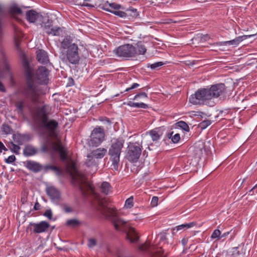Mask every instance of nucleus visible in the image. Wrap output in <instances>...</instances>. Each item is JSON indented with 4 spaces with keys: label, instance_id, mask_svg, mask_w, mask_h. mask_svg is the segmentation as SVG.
<instances>
[{
    "label": "nucleus",
    "instance_id": "f257e3e1",
    "mask_svg": "<svg viewBox=\"0 0 257 257\" xmlns=\"http://www.w3.org/2000/svg\"><path fill=\"white\" fill-rule=\"evenodd\" d=\"M36 119L40 122L41 126L48 132L47 137L41 146V151L44 153H59L60 159L65 161L67 158V153L65 146L60 141L53 142L51 138L57 136V130L58 127V122L54 119H49L45 107L42 106L37 109L35 115Z\"/></svg>",
    "mask_w": 257,
    "mask_h": 257
},
{
    "label": "nucleus",
    "instance_id": "f03ea898",
    "mask_svg": "<svg viewBox=\"0 0 257 257\" xmlns=\"http://www.w3.org/2000/svg\"><path fill=\"white\" fill-rule=\"evenodd\" d=\"M102 207L101 212L104 215L107 216V217L112 222L115 230L126 233V238L130 242L133 243L137 242L139 237L135 229L129 226L126 222L119 217L115 209L108 208L106 206L102 201L100 202Z\"/></svg>",
    "mask_w": 257,
    "mask_h": 257
},
{
    "label": "nucleus",
    "instance_id": "7ed1b4c3",
    "mask_svg": "<svg viewBox=\"0 0 257 257\" xmlns=\"http://www.w3.org/2000/svg\"><path fill=\"white\" fill-rule=\"evenodd\" d=\"M226 92L225 86L223 83L211 85L210 87L198 89L189 97V102L194 105L206 104L208 100L217 98Z\"/></svg>",
    "mask_w": 257,
    "mask_h": 257
},
{
    "label": "nucleus",
    "instance_id": "20e7f679",
    "mask_svg": "<svg viewBox=\"0 0 257 257\" xmlns=\"http://www.w3.org/2000/svg\"><path fill=\"white\" fill-rule=\"evenodd\" d=\"M70 36L65 37L60 43V51L61 60L73 65L79 63L80 49L77 44L73 42Z\"/></svg>",
    "mask_w": 257,
    "mask_h": 257
},
{
    "label": "nucleus",
    "instance_id": "39448f33",
    "mask_svg": "<svg viewBox=\"0 0 257 257\" xmlns=\"http://www.w3.org/2000/svg\"><path fill=\"white\" fill-rule=\"evenodd\" d=\"M67 170L71 177L72 184L79 188L84 196L93 192L92 187L87 180L85 175L77 169L74 163H72L71 166L68 167Z\"/></svg>",
    "mask_w": 257,
    "mask_h": 257
},
{
    "label": "nucleus",
    "instance_id": "423d86ee",
    "mask_svg": "<svg viewBox=\"0 0 257 257\" xmlns=\"http://www.w3.org/2000/svg\"><path fill=\"white\" fill-rule=\"evenodd\" d=\"M23 65L28 80L27 87L25 90V95L27 98H30L33 102H37L38 101L39 94L36 87L31 81L33 75V70L28 61L26 59L23 60Z\"/></svg>",
    "mask_w": 257,
    "mask_h": 257
},
{
    "label": "nucleus",
    "instance_id": "0eeeda50",
    "mask_svg": "<svg viewBox=\"0 0 257 257\" xmlns=\"http://www.w3.org/2000/svg\"><path fill=\"white\" fill-rule=\"evenodd\" d=\"M124 140L122 139H113L108 150V154L112 163L113 169L117 171L120 162V156L123 147Z\"/></svg>",
    "mask_w": 257,
    "mask_h": 257
},
{
    "label": "nucleus",
    "instance_id": "6e6552de",
    "mask_svg": "<svg viewBox=\"0 0 257 257\" xmlns=\"http://www.w3.org/2000/svg\"><path fill=\"white\" fill-rule=\"evenodd\" d=\"M104 138L105 132L104 129L100 126H96L91 133L88 145L92 147H97L103 142Z\"/></svg>",
    "mask_w": 257,
    "mask_h": 257
},
{
    "label": "nucleus",
    "instance_id": "1a4fd4ad",
    "mask_svg": "<svg viewBox=\"0 0 257 257\" xmlns=\"http://www.w3.org/2000/svg\"><path fill=\"white\" fill-rule=\"evenodd\" d=\"M113 53L119 57L131 58L136 56V48L132 44L121 45L113 50Z\"/></svg>",
    "mask_w": 257,
    "mask_h": 257
},
{
    "label": "nucleus",
    "instance_id": "9d476101",
    "mask_svg": "<svg viewBox=\"0 0 257 257\" xmlns=\"http://www.w3.org/2000/svg\"><path fill=\"white\" fill-rule=\"evenodd\" d=\"M142 153V146L138 143H130L127 148L126 157L130 162H138Z\"/></svg>",
    "mask_w": 257,
    "mask_h": 257
},
{
    "label": "nucleus",
    "instance_id": "9b49d317",
    "mask_svg": "<svg viewBox=\"0 0 257 257\" xmlns=\"http://www.w3.org/2000/svg\"><path fill=\"white\" fill-rule=\"evenodd\" d=\"M36 75L40 84H47L48 83L49 71L46 67H39L36 71Z\"/></svg>",
    "mask_w": 257,
    "mask_h": 257
},
{
    "label": "nucleus",
    "instance_id": "f8f14e48",
    "mask_svg": "<svg viewBox=\"0 0 257 257\" xmlns=\"http://www.w3.org/2000/svg\"><path fill=\"white\" fill-rule=\"evenodd\" d=\"M30 225L33 227V232L40 233L45 232L49 227V224L43 221L39 223H30Z\"/></svg>",
    "mask_w": 257,
    "mask_h": 257
},
{
    "label": "nucleus",
    "instance_id": "ddd939ff",
    "mask_svg": "<svg viewBox=\"0 0 257 257\" xmlns=\"http://www.w3.org/2000/svg\"><path fill=\"white\" fill-rule=\"evenodd\" d=\"M139 249L141 251H147L152 257H155V255L161 256L162 255L163 250L161 248H159L155 253L152 250L151 245L147 243L139 246Z\"/></svg>",
    "mask_w": 257,
    "mask_h": 257
},
{
    "label": "nucleus",
    "instance_id": "4468645a",
    "mask_svg": "<svg viewBox=\"0 0 257 257\" xmlns=\"http://www.w3.org/2000/svg\"><path fill=\"white\" fill-rule=\"evenodd\" d=\"M46 191L48 196L53 201L57 200L60 198L59 190L53 186L47 187Z\"/></svg>",
    "mask_w": 257,
    "mask_h": 257
},
{
    "label": "nucleus",
    "instance_id": "2eb2a0df",
    "mask_svg": "<svg viewBox=\"0 0 257 257\" xmlns=\"http://www.w3.org/2000/svg\"><path fill=\"white\" fill-rule=\"evenodd\" d=\"M25 167L29 170L35 173L40 172L42 170V166L40 164L34 161L28 160L25 163Z\"/></svg>",
    "mask_w": 257,
    "mask_h": 257
},
{
    "label": "nucleus",
    "instance_id": "dca6fc26",
    "mask_svg": "<svg viewBox=\"0 0 257 257\" xmlns=\"http://www.w3.org/2000/svg\"><path fill=\"white\" fill-rule=\"evenodd\" d=\"M149 134L153 142L156 143L161 139L163 132L161 128L157 127L150 131Z\"/></svg>",
    "mask_w": 257,
    "mask_h": 257
},
{
    "label": "nucleus",
    "instance_id": "f3484780",
    "mask_svg": "<svg viewBox=\"0 0 257 257\" xmlns=\"http://www.w3.org/2000/svg\"><path fill=\"white\" fill-rule=\"evenodd\" d=\"M37 58L40 63L43 64H47L49 62L47 53L43 50H39L37 52Z\"/></svg>",
    "mask_w": 257,
    "mask_h": 257
},
{
    "label": "nucleus",
    "instance_id": "a211bd4d",
    "mask_svg": "<svg viewBox=\"0 0 257 257\" xmlns=\"http://www.w3.org/2000/svg\"><path fill=\"white\" fill-rule=\"evenodd\" d=\"M42 17L41 15L34 10H30L26 13L27 20L30 23H35Z\"/></svg>",
    "mask_w": 257,
    "mask_h": 257
},
{
    "label": "nucleus",
    "instance_id": "6ab92c4d",
    "mask_svg": "<svg viewBox=\"0 0 257 257\" xmlns=\"http://www.w3.org/2000/svg\"><path fill=\"white\" fill-rule=\"evenodd\" d=\"M107 152V149L104 148H99L92 151L90 153L95 159H100L105 156Z\"/></svg>",
    "mask_w": 257,
    "mask_h": 257
},
{
    "label": "nucleus",
    "instance_id": "aec40b11",
    "mask_svg": "<svg viewBox=\"0 0 257 257\" xmlns=\"http://www.w3.org/2000/svg\"><path fill=\"white\" fill-rule=\"evenodd\" d=\"M196 225V223L194 222L182 224L175 226L172 228V234H175L178 231L181 230H185L187 229L190 228Z\"/></svg>",
    "mask_w": 257,
    "mask_h": 257
},
{
    "label": "nucleus",
    "instance_id": "412c9836",
    "mask_svg": "<svg viewBox=\"0 0 257 257\" xmlns=\"http://www.w3.org/2000/svg\"><path fill=\"white\" fill-rule=\"evenodd\" d=\"M251 35H243L241 36L237 37L235 38L234 39L225 41L224 43L225 44H228L229 45H234L237 46L238 45L241 41H242L246 39L247 38L250 37Z\"/></svg>",
    "mask_w": 257,
    "mask_h": 257
},
{
    "label": "nucleus",
    "instance_id": "4be33fe9",
    "mask_svg": "<svg viewBox=\"0 0 257 257\" xmlns=\"http://www.w3.org/2000/svg\"><path fill=\"white\" fill-rule=\"evenodd\" d=\"M45 30L46 33L48 35H52L53 36H59L61 33V30L59 27L50 28L47 26L45 27Z\"/></svg>",
    "mask_w": 257,
    "mask_h": 257
},
{
    "label": "nucleus",
    "instance_id": "5701e85b",
    "mask_svg": "<svg viewBox=\"0 0 257 257\" xmlns=\"http://www.w3.org/2000/svg\"><path fill=\"white\" fill-rule=\"evenodd\" d=\"M135 47L136 48V55H144L147 51V49L142 41L138 42Z\"/></svg>",
    "mask_w": 257,
    "mask_h": 257
},
{
    "label": "nucleus",
    "instance_id": "b1692460",
    "mask_svg": "<svg viewBox=\"0 0 257 257\" xmlns=\"http://www.w3.org/2000/svg\"><path fill=\"white\" fill-rule=\"evenodd\" d=\"M23 152L25 156H31L37 153V150L31 145H27L25 146Z\"/></svg>",
    "mask_w": 257,
    "mask_h": 257
},
{
    "label": "nucleus",
    "instance_id": "393cba45",
    "mask_svg": "<svg viewBox=\"0 0 257 257\" xmlns=\"http://www.w3.org/2000/svg\"><path fill=\"white\" fill-rule=\"evenodd\" d=\"M25 101L24 99L17 100L15 102V105L17 108V111L19 114H23L24 108L25 107Z\"/></svg>",
    "mask_w": 257,
    "mask_h": 257
},
{
    "label": "nucleus",
    "instance_id": "a878e982",
    "mask_svg": "<svg viewBox=\"0 0 257 257\" xmlns=\"http://www.w3.org/2000/svg\"><path fill=\"white\" fill-rule=\"evenodd\" d=\"M106 7H107L106 6H104L102 7V9L104 11H106L109 12L111 13H112L120 18H125L127 16L126 13H125V12H124L123 11H119V10H116V11L110 10V9L107 8Z\"/></svg>",
    "mask_w": 257,
    "mask_h": 257
},
{
    "label": "nucleus",
    "instance_id": "bb28decb",
    "mask_svg": "<svg viewBox=\"0 0 257 257\" xmlns=\"http://www.w3.org/2000/svg\"><path fill=\"white\" fill-rule=\"evenodd\" d=\"M126 104L130 107L136 108H142L144 109H146L149 107L148 104L144 103L143 102H134L131 101H130L128 102H127Z\"/></svg>",
    "mask_w": 257,
    "mask_h": 257
},
{
    "label": "nucleus",
    "instance_id": "cd10ccee",
    "mask_svg": "<svg viewBox=\"0 0 257 257\" xmlns=\"http://www.w3.org/2000/svg\"><path fill=\"white\" fill-rule=\"evenodd\" d=\"M101 191L105 195H107L111 191V186L107 182H103L101 185Z\"/></svg>",
    "mask_w": 257,
    "mask_h": 257
},
{
    "label": "nucleus",
    "instance_id": "c85d7f7f",
    "mask_svg": "<svg viewBox=\"0 0 257 257\" xmlns=\"http://www.w3.org/2000/svg\"><path fill=\"white\" fill-rule=\"evenodd\" d=\"M81 224L80 221L76 218L68 219L66 222V225L71 227H76Z\"/></svg>",
    "mask_w": 257,
    "mask_h": 257
},
{
    "label": "nucleus",
    "instance_id": "c756f323",
    "mask_svg": "<svg viewBox=\"0 0 257 257\" xmlns=\"http://www.w3.org/2000/svg\"><path fill=\"white\" fill-rule=\"evenodd\" d=\"M94 159V157L93 156H92V155L90 153L87 155V159L85 161V165L88 167H91L95 166L96 163Z\"/></svg>",
    "mask_w": 257,
    "mask_h": 257
},
{
    "label": "nucleus",
    "instance_id": "7c9ffc66",
    "mask_svg": "<svg viewBox=\"0 0 257 257\" xmlns=\"http://www.w3.org/2000/svg\"><path fill=\"white\" fill-rule=\"evenodd\" d=\"M5 15V9L4 6L0 4V35L3 33L4 26V16Z\"/></svg>",
    "mask_w": 257,
    "mask_h": 257
},
{
    "label": "nucleus",
    "instance_id": "2f4dec72",
    "mask_svg": "<svg viewBox=\"0 0 257 257\" xmlns=\"http://www.w3.org/2000/svg\"><path fill=\"white\" fill-rule=\"evenodd\" d=\"M167 136L169 139H171L172 142L174 144L178 143L180 140V134L177 133L173 135V132L168 133Z\"/></svg>",
    "mask_w": 257,
    "mask_h": 257
},
{
    "label": "nucleus",
    "instance_id": "473e14b6",
    "mask_svg": "<svg viewBox=\"0 0 257 257\" xmlns=\"http://www.w3.org/2000/svg\"><path fill=\"white\" fill-rule=\"evenodd\" d=\"M1 130L2 132L6 135L11 134L13 132L12 127L7 123H4L2 125Z\"/></svg>",
    "mask_w": 257,
    "mask_h": 257
},
{
    "label": "nucleus",
    "instance_id": "72a5a7b5",
    "mask_svg": "<svg viewBox=\"0 0 257 257\" xmlns=\"http://www.w3.org/2000/svg\"><path fill=\"white\" fill-rule=\"evenodd\" d=\"M23 35L21 33H18L16 34L15 38V46L17 49L19 50L20 49V44Z\"/></svg>",
    "mask_w": 257,
    "mask_h": 257
},
{
    "label": "nucleus",
    "instance_id": "f704fd0d",
    "mask_svg": "<svg viewBox=\"0 0 257 257\" xmlns=\"http://www.w3.org/2000/svg\"><path fill=\"white\" fill-rule=\"evenodd\" d=\"M45 170H52L54 171L57 175H60L61 173V170L57 166L48 165L44 167Z\"/></svg>",
    "mask_w": 257,
    "mask_h": 257
},
{
    "label": "nucleus",
    "instance_id": "c9c22d12",
    "mask_svg": "<svg viewBox=\"0 0 257 257\" xmlns=\"http://www.w3.org/2000/svg\"><path fill=\"white\" fill-rule=\"evenodd\" d=\"M10 11L14 14H21L22 13V10L17 5L12 6L10 8Z\"/></svg>",
    "mask_w": 257,
    "mask_h": 257
},
{
    "label": "nucleus",
    "instance_id": "e433bc0d",
    "mask_svg": "<svg viewBox=\"0 0 257 257\" xmlns=\"http://www.w3.org/2000/svg\"><path fill=\"white\" fill-rule=\"evenodd\" d=\"M164 65V63L162 62H155L153 64H148L147 67L150 68L153 70H155L157 69L158 68L163 66Z\"/></svg>",
    "mask_w": 257,
    "mask_h": 257
},
{
    "label": "nucleus",
    "instance_id": "4c0bfd02",
    "mask_svg": "<svg viewBox=\"0 0 257 257\" xmlns=\"http://www.w3.org/2000/svg\"><path fill=\"white\" fill-rule=\"evenodd\" d=\"M176 124L178 127L182 128L185 131L188 132L189 131V127L188 125L185 122L183 121H180L178 122Z\"/></svg>",
    "mask_w": 257,
    "mask_h": 257
},
{
    "label": "nucleus",
    "instance_id": "58836bf2",
    "mask_svg": "<svg viewBox=\"0 0 257 257\" xmlns=\"http://www.w3.org/2000/svg\"><path fill=\"white\" fill-rule=\"evenodd\" d=\"M211 123V121L210 120H205L202 121L199 124V127L202 130H204L207 126L210 125Z\"/></svg>",
    "mask_w": 257,
    "mask_h": 257
},
{
    "label": "nucleus",
    "instance_id": "ea45409f",
    "mask_svg": "<svg viewBox=\"0 0 257 257\" xmlns=\"http://www.w3.org/2000/svg\"><path fill=\"white\" fill-rule=\"evenodd\" d=\"M14 141L19 145H22L23 142L22 139V136L20 134H14L13 136Z\"/></svg>",
    "mask_w": 257,
    "mask_h": 257
},
{
    "label": "nucleus",
    "instance_id": "a19ab883",
    "mask_svg": "<svg viewBox=\"0 0 257 257\" xmlns=\"http://www.w3.org/2000/svg\"><path fill=\"white\" fill-rule=\"evenodd\" d=\"M61 207L62 210L67 213H71L73 211V209L70 206L66 204H63L61 205Z\"/></svg>",
    "mask_w": 257,
    "mask_h": 257
},
{
    "label": "nucleus",
    "instance_id": "79ce46f5",
    "mask_svg": "<svg viewBox=\"0 0 257 257\" xmlns=\"http://www.w3.org/2000/svg\"><path fill=\"white\" fill-rule=\"evenodd\" d=\"M221 231L219 229H215L212 232L211 237L212 238L216 239V240L220 239Z\"/></svg>",
    "mask_w": 257,
    "mask_h": 257
},
{
    "label": "nucleus",
    "instance_id": "37998d69",
    "mask_svg": "<svg viewBox=\"0 0 257 257\" xmlns=\"http://www.w3.org/2000/svg\"><path fill=\"white\" fill-rule=\"evenodd\" d=\"M105 6H106V7L110 9V10L115 11L119 10L121 7V6L120 5L117 4L116 3H110L108 5H105Z\"/></svg>",
    "mask_w": 257,
    "mask_h": 257
},
{
    "label": "nucleus",
    "instance_id": "c03bdc74",
    "mask_svg": "<svg viewBox=\"0 0 257 257\" xmlns=\"http://www.w3.org/2000/svg\"><path fill=\"white\" fill-rule=\"evenodd\" d=\"M134 205V202H133V197L131 196L128 199H127L125 202V205L124 206L126 208H131Z\"/></svg>",
    "mask_w": 257,
    "mask_h": 257
},
{
    "label": "nucleus",
    "instance_id": "a18cd8bd",
    "mask_svg": "<svg viewBox=\"0 0 257 257\" xmlns=\"http://www.w3.org/2000/svg\"><path fill=\"white\" fill-rule=\"evenodd\" d=\"M148 95L145 92H141L137 94L134 97L133 100H137L140 98H148Z\"/></svg>",
    "mask_w": 257,
    "mask_h": 257
},
{
    "label": "nucleus",
    "instance_id": "49530a36",
    "mask_svg": "<svg viewBox=\"0 0 257 257\" xmlns=\"http://www.w3.org/2000/svg\"><path fill=\"white\" fill-rule=\"evenodd\" d=\"M11 145H12V147H11V150L13 152H14L15 154H19V151L20 150V147L17 145H15V144H14L13 143H11Z\"/></svg>",
    "mask_w": 257,
    "mask_h": 257
},
{
    "label": "nucleus",
    "instance_id": "de8ad7c7",
    "mask_svg": "<svg viewBox=\"0 0 257 257\" xmlns=\"http://www.w3.org/2000/svg\"><path fill=\"white\" fill-rule=\"evenodd\" d=\"M96 245V240L94 238H90L88 239V246L92 248L95 246Z\"/></svg>",
    "mask_w": 257,
    "mask_h": 257
},
{
    "label": "nucleus",
    "instance_id": "09e8293b",
    "mask_svg": "<svg viewBox=\"0 0 257 257\" xmlns=\"http://www.w3.org/2000/svg\"><path fill=\"white\" fill-rule=\"evenodd\" d=\"M159 200V198L157 196H153L152 197L151 204L152 207H156L158 205V202Z\"/></svg>",
    "mask_w": 257,
    "mask_h": 257
},
{
    "label": "nucleus",
    "instance_id": "8fccbe9b",
    "mask_svg": "<svg viewBox=\"0 0 257 257\" xmlns=\"http://www.w3.org/2000/svg\"><path fill=\"white\" fill-rule=\"evenodd\" d=\"M43 215L50 220L52 219L53 214L51 209L46 210Z\"/></svg>",
    "mask_w": 257,
    "mask_h": 257
},
{
    "label": "nucleus",
    "instance_id": "3c124183",
    "mask_svg": "<svg viewBox=\"0 0 257 257\" xmlns=\"http://www.w3.org/2000/svg\"><path fill=\"white\" fill-rule=\"evenodd\" d=\"M16 160V157L14 155L10 156L5 159V162L8 164H11Z\"/></svg>",
    "mask_w": 257,
    "mask_h": 257
},
{
    "label": "nucleus",
    "instance_id": "603ef678",
    "mask_svg": "<svg viewBox=\"0 0 257 257\" xmlns=\"http://www.w3.org/2000/svg\"><path fill=\"white\" fill-rule=\"evenodd\" d=\"M238 247H233L232 251V257H237L239 254V251L238 250Z\"/></svg>",
    "mask_w": 257,
    "mask_h": 257
},
{
    "label": "nucleus",
    "instance_id": "864d4df0",
    "mask_svg": "<svg viewBox=\"0 0 257 257\" xmlns=\"http://www.w3.org/2000/svg\"><path fill=\"white\" fill-rule=\"evenodd\" d=\"M140 86L139 84L138 83H133L132 86L130 87H128L127 88H126L125 90V92H128L130 90H132V89H135V88H137L138 87H139Z\"/></svg>",
    "mask_w": 257,
    "mask_h": 257
},
{
    "label": "nucleus",
    "instance_id": "5fc2aeb1",
    "mask_svg": "<svg viewBox=\"0 0 257 257\" xmlns=\"http://www.w3.org/2000/svg\"><path fill=\"white\" fill-rule=\"evenodd\" d=\"M130 11L132 12L133 13V15H132V16H133V17H137V16H138V15H139V14H138V12H137V10L136 9H133H133H130Z\"/></svg>",
    "mask_w": 257,
    "mask_h": 257
},
{
    "label": "nucleus",
    "instance_id": "6e6d98bb",
    "mask_svg": "<svg viewBox=\"0 0 257 257\" xmlns=\"http://www.w3.org/2000/svg\"><path fill=\"white\" fill-rule=\"evenodd\" d=\"M3 150L7 151V149L6 148L4 145L0 141V153H1Z\"/></svg>",
    "mask_w": 257,
    "mask_h": 257
},
{
    "label": "nucleus",
    "instance_id": "4d7b16f0",
    "mask_svg": "<svg viewBox=\"0 0 257 257\" xmlns=\"http://www.w3.org/2000/svg\"><path fill=\"white\" fill-rule=\"evenodd\" d=\"M0 91L2 92H5V91H6L5 87L1 80H0Z\"/></svg>",
    "mask_w": 257,
    "mask_h": 257
},
{
    "label": "nucleus",
    "instance_id": "13d9d810",
    "mask_svg": "<svg viewBox=\"0 0 257 257\" xmlns=\"http://www.w3.org/2000/svg\"><path fill=\"white\" fill-rule=\"evenodd\" d=\"M230 233L229 231H227L220 235V239L224 238Z\"/></svg>",
    "mask_w": 257,
    "mask_h": 257
},
{
    "label": "nucleus",
    "instance_id": "bf43d9fd",
    "mask_svg": "<svg viewBox=\"0 0 257 257\" xmlns=\"http://www.w3.org/2000/svg\"><path fill=\"white\" fill-rule=\"evenodd\" d=\"M166 238V235L165 233L160 234V240H164Z\"/></svg>",
    "mask_w": 257,
    "mask_h": 257
},
{
    "label": "nucleus",
    "instance_id": "052dcab7",
    "mask_svg": "<svg viewBox=\"0 0 257 257\" xmlns=\"http://www.w3.org/2000/svg\"><path fill=\"white\" fill-rule=\"evenodd\" d=\"M181 242L184 245H185L187 244V240L185 238H183Z\"/></svg>",
    "mask_w": 257,
    "mask_h": 257
},
{
    "label": "nucleus",
    "instance_id": "680f3d73",
    "mask_svg": "<svg viewBox=\"0 0 257 257\" xmlns=\"http://www.w3.org/2000/svg\"><path fill=\"white\" fill-rule=\"evenodd\" d=\"M39 206L40 205H39L38 203H36L35 205V206H34L35 209V210H38Z\"/></svg>",
    "mask_w": 257,
    "mask_h": 257
},
{
    "label": "nucleus",
    "instance_id": "e2e57ef3",
    "mask_svg": "<svg viewBox=\"0 0 257 257\" xmlns=\"http://www.w3.org/2000/svg\"><path fill=\"white\" fill-rule=\"evenodd\" d=\"M257 187V184L249 191V193H251L255 188Z\"/></svg>",
    "mask_w": 257,
    "mask_h": 257
}]
</instances>
